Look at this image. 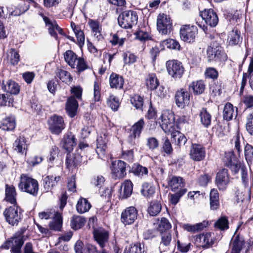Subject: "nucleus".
Here are the masks:
<instances>
[{
	"mask_svg": "<svg viewBox=\"0 0 253 253\" xmlns=\"http://www.w3.org/2000/svg\"><path fill=\"white\" fill-rule=\"evenodd\" d=\"M162 209V206L157 201L152 202L150 203L148 209V212L151 216H156L160 213Z\"/></svg>",
	"mask_w": 253,
	"mask_h": 253,
	"instance_id": "48",
	"label": "nucleus"
},
{
	"mask_svg": "<svg viewBox=\"0 0 253 253\" xmlns=\"http://www.w3.org/2000/svg\"><path fill=\"white\" fill-rule=\"evenodd\" d=\"M123 188V193H121V197L123 199H126L129 197L132 192L133 184L130 180L125 181L121 186V189Z\"/></svg>",
	"mask_w": 253,
	"mask_h": 253,
	"instance_id": "42",
	"label": "nucleus"
},
{
	"mask_svg": "<svg viewBox=\"0 0 253 253\" xmlns=\"http://www.w3.org/2000/svg\"><path fill=\"white\" fill-rule=\"evenodd\" d=\"M64 57L66 62L71 67L74 68L75 62L79 58L77 55L71 50H67L64 54Z\"/></svg>",
	"mask_w": 253,
	"mask_h": 253,
	"instance_id": "39",
	"label": "nucleus"
},
{
	"mask_svg": "<svg viewBox=\"0 0 253 253\" xmlns=\"http://www.w3.org/2000/svg\"><path fill=\"white\" fill-rule=\"evenodd\" d=\"M95 241L99 246L104 248L108 242L109 232L104 229H95L93 232Z\"/></svg>",
	"mask_w": 253,
	"mask_h": 253,
	"instance_id": "20",
	"label": "nucleus"
},
{
	"mask_svg": "<svg viewBox=\"0 0 253 253\" xmlns=\"http://www.w3.org/2000/svg\"><path fill=\"white\" fill-rule=\"evenodd\" d=\"M157 29L163 35L170 33L172 28V22L169 16L165 14H159L157 21Z\"/></svg>",
	"mask_w": 253,
	"mask_h": 253,
	"instance_id": "7",
	"label": "nucleus"
},
{
	"mask_svg": "<svg viewBox=\"0 0 253 253\" xmlns=\"http://www.w3.org/2000/svg\"><path fill=\"white\" fill-rule=\"evenodd\" d=\"M124 81L122 76L112 73L110 76L109 83L111 88H122Z\"/></svg>",
	"mask_w": 253,
	"mask_h": 253,
	"instance_id": "33",
	"label": "nucleus"
},
{
	"mask_svg": "<svg viewBox=\"0 0 253 253\" xmlns=\"http://www.w3.org/2000/svg\"><path fill=\"white\" fill-rule=\"evenodd\" d=\"M15 126V118L10 116L2 120L0 128L4 130H12L14 129Z\"/></svg>",
	"mask_w": 253,
	"mask_h": 253,
	"instance_id": "37",
	"label": "nucleus"
},
{
	"mask_svg": "<svg viewBox=\"0 0 253 253\" xmlns=\"http://www.w3.org/2000/svg\"><path fill=\"white\" fill-rule=\"evenodd\" d=\"M191 159L199 162L204 159L206 156L205 148L200 144H192L189 152Z\"/></svg>",
	"mask_w": 253,
	"mask_h": 253,
	"instance_id": "14",
	"label": "nucleus"
},
{
	"mask_svg": "<svg viewBox=\"0 0 253 253\" xmlns=\"http://www.w3.org/2000/svg\"><path fill=\"white\" fill-rule=\"evenodd\" d=\"M137 57L129 52H125L123 54V59L125 64H132L136 61Z\"/></svg>",
	"mask_w": 253,
	"mask_h": 253,
	"instance_id": "58",
	"label": "nucleus"
},
{
	"mask_svg": "<svg viewBox=\"0 0 253 253\" xmlns=\"http://www.w3.org/2000/svg\"><path fill=\"white\" fill-rule=\"evenodd\" d=\"M48 124L51 132L57 135L61 133L65 127L63 118L57 115L50 117L48 120Z\"/></svg>",
	"mask_w": 253,
	"mask_h": 253,
	"instance_id": "5",
	"label": "nucleus"
},
{
	"mask_svg": "<svg viewBox=\"0 0 253 253\" xmlns=\"http://www.w3.org/2000/svg\"><path fill=\"white\" fill-rule=\"evenodd\" d=\"M129 167L125 162L118 160L113 162L110 167L113 177L115 179L124 178L126 174V169Z\"/></svg>",
	"mask_w": 253,
	"mask_h": 253,
	"instance_id": "6",
	"label": "nucleus"
},
{
	"mask_svg": "<svg viewBox=\"0 0 253 253\" xmlns=\"http://www.w3.org/2000/svg\"><path fill=\"white\" fill-rule=\"evenodd\" d=\"M244 155L248 164L253 162V146L247 144L244 148Z\"/></svg>",
	"mask_w": 253,
	"mask_h": 253,
	"instance_id": "54",
	"label": "nucleus"
},
{
	"mask_svg": "<svg viewBox=\"0 0 253 253\" xmlns=\"http://www.w3.org/2000/svg\"><path fill=\"white\" fill-rule=\"evenodd\" d=\"M3 215L6 222L12 226L17 225L23 217L21 209L15 206L5 209Z\"/></svg>",
	"mask_w": 253,
	"mask_h": 253,
	"instance_id": "3",
	"label": "nucleus"
},
{
	"mask_svg": "<svg viewBox=\"0 0 253 253\" xmlns=\"http://www.w3.org/2000/svg\"><path fill=\"white\" fill-rule=\"evenodd\" d=\"M124 253H146L144 250V245L140 243H136L130 245L128 248H126Z\"/></svg>",
	"mask_w": 253,
	"mask_h": 253,
	"instance_id": "43",
	"label": "nucleus"
},
{
	"mask_svg": "<svg viewBox=\"0 0 253 253\" xmlns=\"http://www.w3.org/2000/svg\"><path fill=\"white\" fill-rule=\"evenodd\" d=\"M85 222L86 220L83 216L74 215L71 220V228L75 230L80 229L84 226Z\"/></svg>",
	"mask_w": 253,
	"mask_h": 253,
	"instance_id": "35",
	"label": "nucleus"
},
{
	"mask_svg": "<svg viewBox=\"0 0 253 253\" xmlns=\"http://www.w3.org/2000/svg\"><path fill=\"white\" fill-rule=\"evenodd\" d=\"M189 89L193 91L195 95H200L204 92L205 84L201 80L193 82L189 85Z\"/></svg>",
	"mask_w": 253,
	"mask_h": 253,
	"instance_id": "32",
	"label": "nucleus"
},
{
	"mask_svg": "<svg viewBox=\"0 0 253 253\" xmlns=\"http://www.w3.org/2000/svg\"><path fill=\"white\" fill-rule=\"evenodd\" d=\"M246 127L247 131L253 136V112L249 114L247 118Z\"/></svg>",
	"mask_w": 253,
	"mask_h": 253,
	"instance_id": "61",
	"label": "nucleus"
},
{
	"mask_svg": "<svg viewBox=\"0 0 253 253\" xmlns=\"http://www.w3.org/2000/svg\"><path fill=\"white\" fill-rule=\"evenodd\" d=\"M25 230L24 228L20 229L11 238L12 248L10 251L12 253H22L21 248L24 243L23 233Z\"/></svg>",
	"mask_w": 253,
	"mask_h": 253,
	"instance_id": "8",
	"label": "nucleus"
},
{
	"mask_svg": "<svg viewBox=\"0 0 253 253\" xmlns=\"http://www.w3.org/2000/svg\"><path fill=\"white\" fill-rule=\"evenodd\" d=\"M161 127L166 133L172 132L174 129V117L171 112H165L161 116Z\"/></svg>",
	"mask_w": 253,
	"mask_h": 253,
	"instance_id": "11",
	"label": "nucleus"
},
{
	"mask_svg": "<svg viewBox=\"0 0 253 253\" xmlns=\"http://www.w3.org/2000/svg\"><path fill=\"white\" fill-rule=\"evenodd\" d=\"M186 192V189H182L179 190L174 194H169V196H170L171 203L173 205H176L180 198L184 195Z\"/></svg>",
	"mask_w": 253,
	"mask_h": 253,
	"instance_id": "51",
	"label": "nucleus"
},
{
	"mask_svg": "<svg viewBox=\"0 0 253 253\" xmlns=\"http://www.w3.org/2000/svg\"><path fill=\"white\" fill-rule=\"evenodd\" d=\"M82 159L83 157L78 152L75 154H67L66 159L67 168L71 169L80 166L82 163Z\"/></svg>",
	"mask_w": 253,
	"mask_h": 253,
	"instance_id": "22",
	"label": "nucleus"
},
{
	"mask_svg": "<svg viewBox=\"0 0 253 253\" xmlns=\"http://www.w3.org/2000/svg\"><path fill=\"white\" fill-rule=\"evenodd\" d=\"M2 88L4 91L14 95L18 94L20 91L19 84L11 80H8L5 84L3 81Z\"/></svg>",
	"mask_w": 253,
	"mask_h": 253,
	"instance_id": "28",
	"label": "nucleus"
},
{
	"mask_svg": "<svg viewBox=\"0 0 253 253\" xmlns=\"http://www.w3.org/2000/svg\"><path fill=\"white\" fill-rule=\"evenodd\" d=\"M230 182V176L228 170L222 169L216 174L215 184L220 190H224Z\"/></svg>",
	"mask_w": 253,
	"mask_h": 253,
	"instance_id": "12",
	"label": "nucleus"
},
{
	"mask_svg": "<svg viewBox=\"0 0 253 253\" xmlns=\"http://www.w3.org/2000/svg\"><path fill=\"white\" fill-rule=\"evenodd\" d=\"M201 16L206 23L211 27H215L218 22L217 15L212 9H205L201 12Z\"/></svg>",
	"mask_w": 253,
	"mask_h": 253,
	"instance_id": "17",
	"label": "nucleus"
},
{
	"mask_svg": "<svg viewBox=\"0 0 253 253\" xmlns=\"http://www.w3.org/2000/svg\"><path fill=\"white\" fill-rule=\"evenodd\" d=\"M91 206L87 199L84 198L80 199L77 204L76 209L79 213H84L90 209Z\"/></svg>",
	"mask_w": 253,
	"mask_h": 253,
	"instance_id": "40",
	"label": "nucleus"
},
{
	"mask_svg": "<svg viewBox=\"0 0 253 253\" xmlns=\"http://www.w3.org/2000/svg\"><path fill=\"white\" fill-rule=\"evenodd\" d=\"M155 192L154 186L148 183L145 182L142 184L141 193L146 197H151Z\"/></svg>",
	"mask_w": 253,
	"mask_h": 253,
	"instance_id": "45",
	"label": "nucleus"
},
{
	"mask_svg": "<svg viewBox=\"0 0 253 253\" xmlns=\"http://www.w3.org/2000/svg\"><path fill=\"white\" fill-rule=\"evenodd\" d=\"M89 68L88 65L82 57H79L75 62V66L73 69H76L78 73L84 72Z\"/></svg>",
	"mask_w": 253,
	"mask_h": 253,
	"instance_id": "52",
	"label": "nucleus"
},
{
	"mask_svg": "<svg viewBox=\"0 0 253 253\" xmlns=\"http://www.w3.org/2000/svg\"><path fill=\"white\" fill-rule=\"evenodd\" d=\"M19 189L26 192L34 197L38 195L39 184L38 181L25 174H22L18 184Z\"/></svg>",
	"mask_w": 253,
	"mask_h": 253,
	"instance_id": "1",
	"label": "nucleus"
},
{
	"mask_svg": "<svg viewBox=\"0 0 253 253\" xmlns=\"http://www.w3.org/2000/svg\"><path fill=\"white\" fill-rule=\"evenodd\" d=\"M5 192V200L12 204L16 203V192L15 191V188L14 187V186L6 184Z\"/></svg>",
	"mask_w": 253,
	"mask_h": 253,
	"instance_id": "34",
	"label": "nucleus"
},
{
	"mask_svg": "<svg viewBox=\"0 0 253 253\" xmlns=\"http://www.w3.org/2000/svg\"><path fill=\"white\" fill-rule=\"evenodd\" d=\"M167 72L171 78L175 80L180 79L184 74L185 69L181 62L177 60H170L167 61Z\"/></svg>",
	"mask_w": 253,
	"mask_h": 253,
	"instance_id": "4",
	"label": "nucleus"
},
{
	"mask_svg": "<svg viewBox=\"0 0 253 253\" xmlns=\"http://www.w3.org/2000/svg\"><path fill=\"white\" fill-rule=\"evenodd\" d=\"M214 227L221 230H225L229 228V221L225 216H221L214 223Z\"/></svg>",
	"mask_w": 253,
	"mask_h": 253,
	"instance_id": "47",
	"label": "nucleus"
},
{
	"mask_svg": "<svg viewBox=\"0 0 253 253\" xmlns=\"http://www.w3.org/2000/svg\"><path fill=\"white\" fill-rule=\"evenodd\" d=\"M137 211L134 207L126 209L121 214V220L125 225L132 224L137 217Z\"/></svg>",
	"mask_w": 253,
	"mask_h": 253,
	"instance_id": "13",
	"label": "nucleus"
},
{
	"mask_svg": "<svg viewBox=\"0 0 253 253\" xmlns=\"http://www.w3.org/2000/svg\"><path fill=\"white\" fill-rule=\"evenodd\" d=\"M200 120L202 124L206 127H208L211 124V117L206 108H203L200 113Z\"/></svg>",
	"mask_w": 253,
	"mask_h": 253,
	"instance_id": "41",
	"label": "nucleus"
},
{
	"mask_svg": "<svg viewBox=\"0 0 253 253\" xmlns=\"http://www.w3.org/2000/svg\"><path fill=\"white\" fill-rule=\"evenodd\" d=\"M171 240V234L169 231L161 233V246H169Z\"/></svg>",
	"mask_w": 253,
	"mask_h": 253,
	"instance_id": "57",
	"label": "nucleus"
},
{
	"mask_svg": "<svg viewBox=\"0 0 253 253\" xmlns=\"http://www.w3.org/2000/svg\"><path fill=\"white\" fill-rule=\"evenodd\" d=\"M8 57L10 59V63L13 65H17L19 61V55L14 49H11Z\"/></svg>",
	"mask_w": 253,
	"mask_h": 253,
	"instance_id": "62",
	"label": "nucleus"
},
{
	"mask_svg": "<svg viewBox=\"0 0 253 253\" xmlns=\"http://www.w3.org/2000/svg\"><path fill=\"white\" fill-rule=\"evenodd\" d=\"M9 94H2L0 95V106H8L12 104L13 99Z\"/></svg>",
	"mask_w": 253,
	"mask_h": 253,
	"instance_id": "60",
	"label": "nucleus"
},
{
	"mask_svg": "<svg viewBox=\"0 0 253 253\" xmlns=\"http://www.w3.org/2000/svg\"><path fill=\"white\" fill-rule=\"evenodd\" d=\"M13 150L20 154L26 153L27 144L26 139L23 136H19L14 141L13 144Z\"/></svg>",
	"mask_w": 253,
	"mask_h": 253,
	"instance_id": "27",
	"label": "nucleus"
},
{
	"mask_svg": "<svg viewBox=\"0 0 253 253\" xmlns=\"http://www.w3.org/2000/svg\"><path fill=\"white\" fill-rule=\"evenodd\" d=\"M171 224L169 221L168 219L166 218L163 217L161 219L157 229L160 232L162 233L164 232L168 231V230L171 228Z\"/></svg>",
	"mask_w": 253,
	"mask_h": 253,
	"instance_id": "55",
	"label": "nucleus"
},
{
	"mask_svg": "<svg viewBox=\"0 0 253 253\" xmlns=\"http://www.w3.org/2000/svg\"><path fill=\"white\" fill-rule=\"evenodd\" d=\"M161 152L168 156L171 155L173 153V148L171 144L168 137H165L163 139Z\"/></svg>",
	"mask_w": 253,
	"mask_h": 253,
	"instance_id": "49",
	"label": "nucleus"
},
{
	"mask_svg": "<svg viewBox=\"0 0 253 253\" xmlns=\"http://www.w3.org/2000/svg\"><path fill=\"white\" fill-rule=\"evenodd\" d=\"M205 76L206 77L214 80L218 78V73L215 68L209 67L206 70Z\"/></svg>",
	"mask_w": 253,
	"mask_h": 253,
	"instance_id": "64",
	"label": "nucleus"
},
{
	"mask_svg": "<svg viewBox=\"0 0 253 253\" xmlns=\"http://www.w3.org/2000/svg\"><path fill=\"white\" fill-rule=\"evenodd\" d=\"M53 220L49 224L50 229L59 231L62 225V218L60 213L56 212Z\"/></svg>",
	"mask_w": 253,
	"mask_h": 253,
	"instance_id": "38",
	"label": "nucleus"
},
{
	"mask_svg": "<svg viewBox=\"0 0 253 253\" xmlns=\"http://www.w3.org/2000/svg\"><path fill=\"white\" fill-rule=\"evenodd\" d=\"M138 16L135 11L126 10L123 12L118 17L119 25L123 28L129 29L137 22Z\"/></svg>",
	"mask_w": 253,
	"mask_h": 253,
	"instance_id": "2",
	"label": "nucleus"
},
{
	"mask_svg": "<svg viewBox=\"0 0 253 253\" xmlns=\"http://www.w3.org/2000/svg\"><path fill=\"white\" fill-rule=\"evenodd\" d=\"M197 28L195 26H183L180 30V38L184 42H193L197 34Z\"/></svg>",
	"mask_w": 253,
	"mask_h": 253,
	"instance_id": "9",
	"label": "nucleus"
},
{
	"mask_svg": "<svg viewBox=\"0 0 253 253\" xmlns=\"http://www.w3.org/2000/svg\"><path fill=\"white\" fill-rule=\"evenodd\" d=\"M168 187L173 192L185 189L184 181L182 177L174 175H170L167 178Z\"/></svg>",
	"mask_w": 253,
	"mask_h": 253,
	"instance_id": "19",
	"label": "nucleus"
},
{
	"mask_svg": "<svg viewBox=\"0 0 253 253\" xmlns=\"http://www.w3.org/2000/svg\"><path fill=\"white\" fill-rule=\"evenodd\" d=\"M190 94L183 88L177 90L175 94V102L177 106L180 108H184L188 105L190 100Z\"/></svg>",
	"mask_w": 253,
	"mask_h": 253,
	"instance_id": "15",
	"label": "nucleus"
},
{
	"mask_svg": "<svg viewBox=\"0 0 253 253\" xmlns=\"http://www.w3.org/2000/svg\"><path fill=\"white\" fill-rule=\"evenodd\" d=\"M105 178L102 175L94 176L91 180V184L99 191L101 196L110 197L111 190L105 186Z\"/></svg>",
	"mask_w": 253,
	"mask_h": 253,
	"instance_id": "10",
	"label": "nucleus"
},
{
	"mask_svg": "<svg viewBox=\"0 0 253 253\" xmlns=\"http://www.w3.org/2000/svg\"><path fill=\"white\" fill-rule=\"evenodd\" d=\"M225 165L228 167L232 171L233 174H236L239 172L240 169L242 167L241 164L237 162L232 153L226 154L225 159L224 160Z\"/></svg>",
	"mask_w": 253,
	"mask_h": 253,
	"instance_id": "21",
	"label": "nucleus"
},
{
	"mask_svg": "<svg viewBox=\"0 0 253 253\" xmlns=\"http://www.w3.org/2000/svg\"><path fill=\"white\" fill-rule=\"evenodd\" d=\"M60 179L61 177L60 176H53V175H48L43 178L42 185L44 191L48 192L50 191L52 187L57 184Z\"/></svg>",
	"mask_w": 253,
	"mask_h": 253,
	"instance_id": "26",
	"label": "nucleus"
},
{
	"mask_svg": "<svg viewBox=\"0 0 253 253\" xmlns=\"http://www.w3.org/2000/svg\"><path fill=\"white\" fill-rule=\"evenodd\" d=\"M241 41L240 32L236 28H234L228 34V42L229 45H235L238 44Z\"/></svg>",
	"mask_w": 253,
	"mask_h": 253,
	"instance_id": "36",
	"label": "nucleus"
},
{
	"mask_svg": "<svg viewBox=\"0 0 253 253\" xmlns=\"http://www.w3.org/2000/svg\"><path fill=\"white\" fill-rule=\"evenodd\" d=\"M56 76L63 82H67L69 81L70 75L69 72L63 70H58Z\"/></svg>",
	"mask_w": 253,
	"mask_h": 253,
	"instance_id": "63",
	"label": "nucleus"
},
{
	"mask_svg": "<svg viewBox=\"0 0 253 253\" xmlns=\"http://www.w3.org/2000/svg\"><path fill=\"white\" fill-rule=\"evenodd\" d=\"M131 171L135 175L140 176L144 174H147L148 169L146 167H143L139 164H135L132 167Z\"/></svg>",
	"mask_w": 253,
	"mask_h": 253,
	"instance_id": "50",
	"label": "nucleus"
},
{
	"mask_svg": "<svg viewBox=\"0 0 253 253\" xmlns=\"http://www.w3.org/2000/svg\"><path fill=\"white\" fill-rule=\"evenodd\" d=\"M236 108V111H234V107L233 105L229 102L226 103L224 107L223 111V116L224 120L226 121H230L235 117V118L237 116L238 108Z\"/></svg>",
	"mask_w": 253,
	"mask_h": 253,
	"instance_id": "29",
	"label": "nucleus"
},
{
	"mask_svg": "<svg viewBox=\"0 0 253 253\" xmlns=\"http://www.w3.org/2000/svg\"><path fill=\"white\" fill-rule=\"evenodd\" d=\"M146 84L151 90L156 89L159 85V81L155 75H149L146 81Z\"/></svg>",
	"mask_w": 253,
	"mask_h": 253,
	"instance_id": "56",
	"label": "nucleus"
},
{
	"mask_svg": "<svg viewBox=\"0 0 253 253\" xmlns=\"http://www.w3.org/2000/svg\"><path fill=\"white\" fill-rule=\"evenodd\" d=\"M207 56L208 61H215L221 62L226 59V55L223 53L219 47L213 48L208 47L207 49Z\"/></svg>",
	"mask_w": 253,
	"mask_h": 253,
	"instance_id": "18",
	"label": "nucleus"
},
{
	"mask_svg": "<svg viewBox=\"0 0 253 253\" xmlns=\"http://www.w3.org/2000/svg\"><path fill=\"white\" fill-rule=\"evenodd\" d=\"M232 240L233 243L231 249L241 251L245 243L244 238L238 235L234 238H233Z\"/></svg>",
	"mask_w": 253,
	"mask_h": 253,
	"instance_id": "46",
	"label": "nucleus"
},
{
	"mask_svg": "<svg viewBox=\"0 0 253 253\" xmlns=\"http://www.w3.org/2000/svg\"><path fill=\"white\" fill-rule=\"evenodd\" d=\"M106 104L112 110L117 111L120 106V102L117 97L113 94H110L107 99Z\"/></svg>",
	"mask_w": 253,
	"mask_h": 253,
	"instance_id": "44",
	"label": "nucleus"
},
{
	"mask_svg": "<svg viewBox=\"0 0 253 253\" xmlns=\"http://www.w3.org/2000/svg\"><path fill=\"white\" fill-rule=\"evenodd\" d=\"M77 139L75 136L71 132L65 134L62 139L61 144L62 147L67 151L72 150L73 147L76 145Z\"/></svg>",
	"mask_w": 253,
	"mask_h": 253,
	"instance_id": "23",
	"label": "nucleus"
},
{
	"mask_svg": "<svg viewBox=\"0 0 253 253\" xmlns=\"http://www.w3.org/2000/svg\"><path fill=\"white\" fill-rule=\"evenodd\" d=\"M144 126L143 119H140L132 126V134L129 136L128 140L130 143H134L133 140L136 137H139Z\"/></svg>",
	"mask_w": 253,
	"mask_h": 253,
	"instance_id": "24",
	"label": "nucleus"
},
{
	"mask_svg": "<svg viewBox=\"0 0 253 253\" xmlns=\"http://www.w3.org/2000/svg\"><path fill=\"white\" fill-rule=\"evenodd\" d=\"M78 102L74 96L69 97L66 103V110L70 117H74L77 113Z\"/></svg>",
	"mask_w": 253,
	"mask_h": 253,
	"instance_id": "25",
	"label": "nucleus"
},
{
	"mask_svg": "<svg viewBox=\"0 0 253 253\" xmlns=\"http://www.w3.org/2000/svg\"><path fill=\"white\" fill-rule=\"evenodd\" d=\"M210 209L211 210H216L219 207V194L216 189H212L210 194Z\"/></svg>",
	"mask_w": 253,
	"mask_h": 253,
	"instance_id": "31",
	"label": "nucleus"
},
{
	"mask_svg": "<svg viewBox=\"0 0 253 253\" xmlns=\"http://www.w3.org/2000/svg\"><path fill=\"white\" fill-rule=\"evenodd\" d=\"M195 242L203 249H208L214 244V239L211 232L203 233L196 237Z\"/></svg>",
	"mask_w": 253,
	"mask_h": 253,
	"instance_id": "16",
	"label": "nucleus"
},
{
	"mask_svg": "<svg viewBox=\"0 0 253 253\" xmlns=\"http://www.w3.org/2000/svg\"><path fill=\"white\" fill-rule=\"evenodd\" d=\"M130 101L136 109H141L143 105V99L139 95H134L131 98Z\"/></svg>",
	"mask_w": 253,
	"mask_h": 253,
	"instance_id": "59",
	"label": "nucleus"
},
{
	"mask_svg": "<svg viewBox=\"0 0 253 253\" xmlns=\"http://www.w3.org/2000/svg\"><path fill=\"white\" fill-rule=\"evenodd\" d=\"M207 224L208 223L205 221L196 223L193 225L187 223L184 224L182 225V228L184 230L188 232H191L192 233H195L203 230L205 227H207Z\"/></svg>",
	"mask_w": 253,
	"mask_h": 253,
	"instance_id": "30",
	"label": "nucleus"
},
{
	"mask_svg": "<svg viewBox=\"0 0 253 253\" xmlns=\"http://www.w3.org/2000/svg\"><path fill=\"white\" fill-rule=\"evenodd\" d=\"M162 45L164 47L172 49H179L180 47L179 42L176 40L172 39H169L163 41L162 42Z\"/></svg>",
	"mask_w": 253,
	"mask_h": 253,
	"instance_id": "53",
	"label": "nucleus"
}]
</instances>
